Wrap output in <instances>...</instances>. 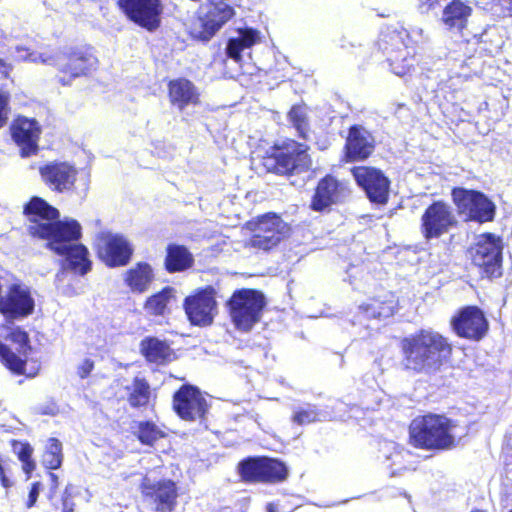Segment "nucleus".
<instances>
[{
	"mask_svg": "<svg viewBox=\"0 0 512 512\" xmlns=\"http://www.w3.org/2000/svg\"><path fill=\"white\" fill-rule=\"evenodd\" d=\"M29 217V233L48 240V247L65 257L64 269H71L81 275L91 268L87 248L78 243L81 225L74 219L58 220L59 211L41 198L34 197L26 205Z\"/></svg>",
	"mask_w": 512,
	"mask_h": 512,
	"instance_id": "f257e3e1",
	"label": "nucleus"
},
{
	"mask_svg": "<svg viewBox=\"0 0 512 512\" xmlns=\"http://www.w3.org/2000/svg\"><path fill=\"white\" fill-rule=\"evenodd\" d=\"M401 349L405 368L418 373L439 369L452 352L446 338L438 332L425 329L403 338Z\"/></svg>",
	"mask_w": 512,
	"mask_h": 512,
	"instance_id": "f03ea898",
	"label": "nucleus"
},
{
	"mask_svg": "<svg viewBox=\"0 0 512 512\" xmlns=\"http://www.w3.org/2000/svg\"><path fill=\"white\" fill-rule=\"evenodd\" d=\"M15 58L22 61L54 66L63 74L59 77L62 85H69L75 78L86 76L96 70L98 59L92 48L76 47L61 52H29L24 47H16Z\"/></svg>",
	"mask_w": 512,
	"mask_h": 512,
	"instance_id": "7ed1b4c3",
	"label": "nucleus"
},
{
	"mask_svg": "<svg viewBox=\"0 0 512 512\" xmlns=\"http://www.w3.org/2000/svg\"><path fill=\"white\" fill-rule=\"evenodd\" d=\"M467 427L436 414L415 418L410 424L411 442L420 448L446 450L467 435Z\"/></svg>",
	"mask_w": 512,
	"mask_h": 512,
	"instance_id": "20e7f679",
	"label": "nucleus"
},
{
	"mask_svg": "<svg viewBox=\"0 0 512 512\" xmlns=\"http://www.w3.org/2000/svg\"><path fill=\"white\" fill-rule=\"evenodd\" d=\"M228 304L237 329L249 331L259 322L265 299L263 294L256 290L242 289L233 293Z\"/></svg>",
	"mask_w": 512,
	"mask_h": 512,
	"instance_id": "39448f33",
	"label": "nucleus"
},
{
	"mask_svg": "<svg viewBox=\"0 0 512 512\" xmlns=\"http://www.w3.org/2000/svg\"><path fill=\"white\" fill-rule=\"evenodd\" d=\"M503 244L500 237L485 233L476 237L470 248L473 263L482 268L488 277L501 275Z\"/></svg>",
	"mask_w": 512,
	"mask_h": 512,
	"instance_id": "423d86ee",
	"label": "nucleus"
},
{
	"mask_svg": "<svg viewBox=\"0 0 512 512\" xmlns=\"http://www.w3.org/2000/svg\"><path fill=\"white\" fill-rule=\"evenodd\" d=\"M452 198L458 212L467 219L481 223L493 220L495 205L483 193L464 188H454Z\"/></svg>",
	"mask_w": 512,
	"mask_h": 512,
	"instance_id": "0eeeda50",
	"label": "nucleus"
},
{
	"mask_svg": "<svg viewBox=\"0 0 512 512\" xmlns=\"http://www.w3.org/2000/svg\"><path fill=\"white\" fill-rule=\"evenodd\" d=\"M456 223L451 206L436 201L426 208L421 217V233L426 240L437 239L448 233Z\"/></svg>",
	"mask_w": 512,
	"mask_h": 512,
	"instance_id": "6e6552de",
	"label": "nucleus"
},
{
	"mask_svg": "<svg viewBox=\"0 0 512 512\" xmlns=\"http://www.w3.org/2000/svg\"><path fill=\"white\" fill-rule=\"evenodd\" d=\"M251 225H253V235L249 245L263 250L276 246L289 230L288 225L276 214L263 215Z\"/></svg>",
	"mask_w": 512,
	"mask_h": 512,
	"instance_id": "1a4fd4ad",
	"label": "nucleus"
},
{
	"mask_svg": "<svg viewBox=\"0 0 512 512\" xmlns=\"http://www.w3.org/2000/svg\"><path fill=\"white\" fill-rule=\"evenodd\" d=\"M97 250L100 259L111 267L126 265L133 254L130 241L112 232H101L97 236Z\"/></svg>",
	"mask_w": 512,
	"mask_h": 512,
	"instance_id": "9d476101",
	"label": "nucleus"
},
{
	"mask_svg": "<svg viewBox=\"0 0 512 512\" xmlns=\"http://www.w3.org/2000/svg\"><path fill=\"white\" fill-rule=\"evenodd\" d=\"M173 409L181 419L196 421L204 419L209 406L196 386L185 384L174 393Z\"/></svg>",
	"mask_w": 512,
	"mask_h": 512,
	"instance_id": "9b49d317",
	"label": "nucleus"
},
{
	"mask_svg": "<svg viewBox=\"0 0 512 512\" xmlns=\"http://www.w3.org/2000/svg\"><path fill=\"white\" fill-rule=\"evenodd\" d=\"M144 501L156 512H171L178 497L176 484L171 480L154 482L146 476L141 484Z\"/></svg>",
	"mask_w": 512,
	"mask_h": 512,
	"instance_id": "f8f14e48",
	"label": "nucleus"
},
{
	"mask_svg": "<svg viewBox=\"0 0 512 512\" xmlns=\"http://www.w3.org/2000/svg\"><path fill=\"white\" fill-rule=\"evenodd\" d=\"M308 147L302 143L289 141L282 150L269 161H273V170L277 174L299 173L309 169L311 165Z\"/></svg>",
	"mask_w": 512,
	"mask_h": 512,
	"instance_id": "ddd939ff",
	"label": "nucleus"
},
{
	"mask_svg": "<svg viewBox=\"0 0 512 512\" xmlns=\"http://www.w3.org/2000/svg\"><path fill=\"white\" fill-rule=\"evenodd\" d=\"M352 174L357 184L365 191L372 203L378 205L387 203L390 182L380 170L359 166L352 169Z\"/></svg>",
	"mask_w": 512,
	"mask_h": 512,
	"instance_id": "4468645a",
	"label": "nucleus"
},
{
	"mask_svg": "<svg viewBox=\"0 0 512 512\" xmlns=\"http://www.w3.org/2000/svg\"><path fill=\"white\" fill-rule=\"evenodd\" d=\"M203 9L205 12L200 18L201 30H194L193 35L202 41H208L234 16L235 11L223 0H211L204 5Z\"/></svg>",
	"mask_w": 512,
	"mask_h": 512,
	"instance_id": "2eb2a0df",
	"label": "nucleus"
},
{
	"mask_svg": "<svg viewBox=\"0 0 512 512\" xmlns=\"http://www.w3.org/2000/svg\"><path fill=\"white\" fill-rule=\"evenodd\" d=\"M349 195L350 189L346 182L327 175L318 182L310 207L314 211L323 212L345 201Z\"/></svg>",
	"mask_w": 512,
	"mask_h": 512,
	"instance_id": "dca6fc26",
	"label": "nucleus"
},
{
	"mask_svg": "<svg viewBox=\"0 0 512 512\" xmlns=\"http://www.w3.org/2000/svg\"><path fill=\"white\" fill-rule=\"evenodd\" d=\"M453 330L462 338L479 341L488 331V321L476 306H467L459 311L451 321Z\"/></svg>",
	"mask_w": 512,
	"mask_h": 512,
	"instance_id": "f3484780",
	"label": "nucleus"
},
{
	"mask_svg": "<svg viewBox=\"0 0 512 512\" xmlns=\"http://www.w3.org/2000/svg\"><path fill=\"white\" fill-rule=\"evenodd\" d=\"M34 307L30 288L23 284H12L6 295L0 298V312L8 318L27 317L33 313Z\"/></svg>",
	"mask_w": 512,
	"mask_h": 512,
	"instance_id": "a211bd4d",
	"label": "nucleus"
},
{
	"mask_svg": "<svg viewBox=\"0 0 512 512\" xmlns=\"http://www.w3.org/2000/svg\"><path fill=\"white\" fill-rule=\"evenodd\" d=\"M119 5L130 20L147 30H155L160 25V0H119Z\"/></svg>",
	"mask_w": 512,
	"mask_h": 512,
	"instance_id": "6ab92c4d",
	"label": "nucleus"
},
{
	"mask_svg": "<svg viewBox=\"0 0 512 512\" xmlns=\"http://www.w3.org/2000/svg\"><path fill=\"white\" fill-rule=\"evenodd\" d=\"M184 309L193 325H210L214 318L216 301L210 290H202L184 301Z\"/></svg>",
	"mask_w": 512,
	"mask_h": 512,
	"instance_id": "aec40b11",
	"label": "nucleus"
},
{
	"mask_svg": "<svg viewBox=\"0 0 512 512\" xmlns=\"http://www.w3.org/2000/svg\"><path fill=\"white\" fill-rule=\"evenodd\" d=\"M12 138L20 147L22 157H29L38 151L40 127L33 119L17 118L11 127Z\"/></svg>",
	"mask_w": 512,
	"mask_h": 512,
	"instance_id": "412c9836",
	"label": "nucleus"
},
{
	"mask_svg": "<svg viewBox=\"0 0 512 512\" xmlns=\"http://www.w3.org/2000/svg\"><path fill=\"white\" fill-rule=\"evenodd\" d=\"M76 169L67 163H51L40 169L43 180L54 190L68 191L74 186Z\"/></svg>",
	"mask_w": 512,
	"mask_h": 512,
	"instance_id": "4be33fe9",
	"label": "nucleus"
},
{
	"mask_svg": "<svg viewBox=\"0 0 512 512\" xmlns=\"http://www.w3.org/2000/svg\"><path fill=\"white\" fill-rule=\"evenodd\" d=\"M373 138L364 128L352 126L346 141L347 157L352 160H363L373 151Z\"/></svg>",
	"mask_w": 512,
	"mask_h": 512,
	"instance_id": "5701e85b",
	"label": "nucleus"
},
{
	"mask_svg": "<svg viewBox=\"0 0 512 512\" xmlns=\"http://www.w3.org/2000/svg\"><path fill=\"white\" fill-rule=\"evenodd\" d=\"M169 97L172 105L183 110L199 101V93L194 84L187 79H177L169 83Z\"/></svg>",
	"mask_w": 512,
	"mask_h": 512,
	"instance_id": "b1692460",
	"label": "nucleus"
},
{
	"mask_svg": "<svg viewBox=\"0 0 512 512\" xmlns=\"http://www.w3.org/2000/svg\"><path fill=\"white\" fill-rule=\"evenodd\" d=\"M472 8L461 0H452L443 10L442 22L450 30L461 31L467 25Z\"/></svg>",
	"mask_w": 512,
	"mask_h": 512,
	"instance_id": "393cba45",
	"label": "nucleus"
},
{
	"mask_svg": "<svg viewBox=\"0 0 512 512\" xmlns=\"http://www.w3.org/2000/svg\"><path fill=\"white\" fill-rule=\"evenodd\" d=\"M259 40V31L252 28L240 29L236 37L229 39L226 47L227 55L235 61H240L241 53L246 49H250Z\"/></svg>",
	"mask_w": 512,
	"mask_h": 512,
	"instance_id": "a878e982",
	"label": "nucleus"
},
{
	"mask_svg": "<svg viewBox=\"0 0 512 512\" xmlns=\"http://www.w3.org/2000/svg\"><path fill=\"white\" fill-rule=\"evenodd\" d=\"M154 279L152 267L147 263H138L126 272L125 282L133 292H145Z\"/></svg>",
	"mask_w": 512,
	"mask_h": 512,
	"instance_id": "bb28decb",
	"label": "nucleus"
},
{
	"mask_svg": "<svg viewBox=\"0 0 512 512\" xmlns=\"http://www.w3.org/2000/svg\"><path fill=\"white\" fill-rule=\"evenodd\" d=\"M194 263L193 255L182 245L170 244L167 247L165 267L168 272H179L190 268Z\"/></svg>",
	"mask_w": 512,
	"mask_h": 512,
	"instance_id": "cd10ccee",
	"label": "nucleus"
},
{
	"mask_svg": "<svg viewBox=\"0 0 512 512\" xmlns=\"http://www.w3.org/2000/svg\"><path fill=\"white\" fill-rule=\"evenodd\" d=\"M141 352L149 362L163 364L172 358L169 345L157 338H145L141 341Z\"/></svg>",
	"mask_w": 512,
	"mask_h": 512,
	"instance_id": "c85d7f7f",
	"label": "nucleus"
},
{
	"mask_svg": "<svg viewBox=\"0 0 512 512\" xmlns=\"http://www.w3.org/2000/svg\"><path fill=\"white\" fill-rule=\"evenodd\" d=\"M396 308V302L391 296L390 299L380 301L378 299H372L370 302L359 306L360 311L367 318L374 319H385L391 317Z\"/></svg>",
	"mask_w": 512,
	"mask_h": 512,
	"instance_id": "c756f323",
	"label": "nucleus"
},
{
	"mask_svg": "<svg viewBox=\"0 0 512 512\" xmlns=\"http://www.w3.org/2000/svg\"><path fill=\"white\" fill-rule=\"evenodd\" d=\"M127 401L130 406L137 408L146 406L151 397V388L144 378L135 377L132 384L126 387Z\"/></svg>",
	"mask_w": 512,
	"mask_h": 512,
	"instance_id": "7c9ffc66",
	"label": "nucleus"
},
{
	"mask_svg": "<svg viewBox=\"0 0 512 512\" xmlns=\"http://www.w3.org/2000/svg\"><path fill=\"white\" fill-rule=\"evenodd\" d=\"M392 72L397 76H404L414 67L415 59L406 47L397 51L388 52L387 58Z\"/></svg>",
	"mask_w": 512,
	"mask_h": 512,
	"instance_id": "2f4dec72",
	"label": "nucleus"
},
{
	"mask_svg": "<svg viewBox=\"0 0 512 512\" xmlns=\"http://www.w3.org/2000/svg\"><path fill=\"white\" fill-rule=\"evenodd\" d=\"M175 296V290L172 287H166L157 294L149 297L145 303V310L153 315H164L168 304Z\"/></svg>",
	"mask_w": 512,
	"mask_h": 512,
	"instance_id": "473e14b6",
	"label": "nucleus"
},
{
	"mask_svg": "<svg viewBox=\"0 0 512 512\" xmlns=\"http://www.w3.org/2000/svg\"><path fill=\"white\" fill-rule=\"evenodd\" d=\"M330 419L327 413L317 410L315 405L304 404L293 408L292 421L298 425H306L316 421Z\"/></svg>",
	"mask_w": 512,
	"mask_h": 512,
	"instance_id": "72a5a7b5",
	"label": "nucleus"
},
{
	"mask_svg": "<svg viewBox=\"0 0 512 512\" xmlns=\"http://www.w3.org/2000/svg\"><path fill=\"white\" fill-rule=\"evenodd\" d=\"M63 461L62 444L56 438H49L43 454V465L51 470L60 468Z\"/></svg>",
	"mask_w": 512,
	"mask_h": 512,
	"instance_id": "f704fd0d",
	"label": "nucleus"
},
{
	"mask_svg": "<svg viewBox=\"0 0 512 512\" xmlns=\"http://www.w3.org/2000/svg\"><path fill=\"white\" fill-rule=\"evenodd\" d=\"M287 469L285 465L275 459L263 458L262 481L272 482L285 479Z\"/></svg>",
	"mask_w": 512,
	"mask_h": 512,
	"instance_id": "c9c22d12",
	"label": "nucleus"
},
{
	"mask_svg": "<svg viewBox=\"0 0 512 512\" xmlns=\"http://www.w3.org/2000/svg\"><path fill=\"white\" fill-rule=\"evenodd\" d=\"M0 361L12 372L24 373L25 362L0 341Z\"/></svg>",
	"mask_w": 512,
	"mask_h": 512,
	"instance_id": "e433bc0d",
	"label": "nucleus"
},
{
	"mask_svg": "<svg viewBox=\"0 0 512 512\" xmlns=\"http://www.w3.org/2000/svg\"><path fill=\"white\" fill-rule=\"evenodd\" d=\"M289 122L297 130L301 137H306L308 131L306 108L303 106H293L288 113Z\"/></svg>",
	"mask_w": 512,
	"mask_h": 512,
	"instance_id": "4c0bfd02",
	"label": "nucleus"
},
{
	"mask_svg": "<svg viewBox=\"0 0 512 512\" xmlns=\"http://www.w3.org/2000/svg\"><path fill=\"white\" fill-rule=\"evenodd\" d=\"M263 458L248 459L240 464V473L245 480L262 481Z\"/></svg>",
	"mask_w": 512,
	"mask_h": 512,
	"instance_id": "58836bf2",
	"label": "nucleus"
},
{
	"mask_svg": "<svg viewBox=\"0 0 512 512\" xmlns=\"http://www.w3.org/2000/svg\"><path fill=\"white\" fill-rule=\"evenodd\" d=\"M164 436V433L152 422H141L138 427V439L141 443L152 445Z\"/></svg>",
	"mask_w": 512,
	"mask_h": 512,
	"instance_id": "ea45409f",
	"label": "nucleus"
},
{
	"mask_svg": "<svg viewBox=\"0 0 512 512\" xmlns=\"http://www.w3.org/2000/svg\"><path fill=\"white\" fill-rule=\"evenodd\" d=\"M9 339L19 345L18 352L20 354L26 355L27 351L30 350L29 337L25 331L19 328L14 329L10 332Z\"/></svg>",
	"mask_w": 512,
	"mask_h": 512,
	"instance_id": "a19ab883",
	"label": "nucleus"
},
{
	"mask_svg": "<svg viewBox=\"0 0 512 512\" xmlns=\"http://www.w3.org/2000/svg\"><path fill=\"white\" fill-rule=\"evenodd\" d=\"M13 450L21 462L31 459L33 448L28 443L14 442Z\"/></svg>",
	"mask_w": 512,
	"mask_h": 512,
	"instance_id": "79ce46f5",
	"label": "nucleus"
},
{
	"mask_svg": "<svg viewBox=\"0 0 512 512\" xmlns=\"http://www.w3.org/2000/svg\"><path fill=\"white\" fill-rule=\"evenodd\" d=\"M8 100L9 95L0 92V128L3 127L8 119Z\"/></svg>",
	"mask_w": 512,
	"mask_h": 512,
	"instance_id": "37998d69",
	"label": "nucleus"
},
{
	"mask_svg": "<svg viewBox=\"0 0 512 512\" xmlns=\"http://www.w3.org/2000/svg\"><path fill=\"white\" fill-rule=\"evenodd\" d=\"M94 369V362L91 359H84L82 363L77 368V374L80 378L84 379L89 376V374Z\"/></svg>",
	"mask_w": 512,
	"mask_h": 512,
	"instance_id": "c03bdc74",
	"label": "nucleus"
},
{
	"mask_svg": "<svg viewBox=\"0 0 512 512\" xmlns=\"http://www.w3.org/2000/svg\"><path fill=\"white\" fill-rule=\"evenodd\" d=\"M41 484L40 482H35L32 484V487L29 492L28 501H27V507L31 508L34 506V504L37 501V498L40 493Z\"/></svg>",
	"mask_w": 512,
	"mask_h": 512,
	"instance_id": "a18cd8bd",
	"label": "nucleus"
},
{
	"mask_svg": "<svg viewBox=\"0 0 512 512\" xmlns=\"http://www.w3.org/2000/svg\"><path fill=\"white\" fill-rule=\"evenodd\" d=\"M438 0H418V9L421 13H427L429 10L436 7Z\"/></svg>",
	"mask_w": 512,
	"mask_h": 512,
	"instance_id": "49530a36",
	"label": "nucleus"
},
{
	"mask_svg": "<svg viewBox=\"0 0 512 512\" xmlns=\"http://www.w3.org/2000/svg\"><path fill=\"white\" fill-rule=\"evenodd\" d=\"M8 472L9 467H6L2 471H0V482L5 489H8L13 486V482L8 477Z\"/></svg>",
	"mask_w": 512,
	"mask_h": 512,
	"instance_id": "de8ad7c7",
	"label": "nucleus"
},
{
	"mask_svg": "<svg viewBox=\"0 0 512 512\" xmlns=\"http://www.w3.org/2000/svg\"><path fill=\"white\" fill-rule=\"evenodd\" d=\"M23 471L29 476L32 471L35 469V462L32 459L26 460L22 462Z\"/></svg>",
	"mask_w": 512,
	"mask_h": 512,
	"instance_id": "09e8293b",
	"label": "nucleus"
},
{
	"mask_svg": "<svg viewBox=\"0 0 512 512\" xmlns=\"http://www.w3.org/2000/svg\"><path fill=\"white\" fill-rule=\"evenodd\" d=\"M499 4L509 16H512V0H499Z\"/></svg>",
	"mask_w": 512,
	"mask_h": 512,
	"instance_id": "8fccbe9b",
	"label": "nucleus"
},
{
	"mask_svg": "<svg viewBox=\"0 0 512 512\" xmlns=\"http://www.w3.org/2000/svg\"><path fill=\"white\" fill-rule=\"evenodd\" d=\"M8 73L9 66L2 59H0V79L6 78L8 76Z\"/></svg>",
	"mask_w": 512,
	"mask_h": 512,
	"instance_id": "3c124183",
	"label": "nucleus"
},
{
	"mask_svg": "<svg viewBox=\"0 0 512 512\" xmlns=\"http://www.w3.org/2000/svg\"><path fill=\"white\" fill-rule=\"evenodd\" d=\"M410 33L412 35L419 36L421 38L424 36V30L418 26L412 27L410 30Z\"/></svg>",
	"mask_w": 512,
	"mask_h": 512,
	"instance_id": "603ef678",
	"label": "nucleus"
},
{
	"mask_svg": "<svg viewBox=\"0 0 512 512\" xmlns=\"http://www.w3.org/2000/svg\"><path fill=\"white\" fill-rule=\"evenodd\" d=\"M267 512H278V506L274 503H269L267 505Z\"/></svg>",
	"mask_w": 512,
	"mask_h": 512,
	"instance_id": "864d4df0",
	"label": "nucleus"
},
{
	"mask_svg": "<svg viewBox=\"0 0 512 512\" xmlns=\"http://www.w3.org/2000/svg\"><path fill=\"white\" fill-rule=\"evenodd\" d=\"M8 467V461L0 455V471Z\"/></svg>",
	"mask_w": 512,
	"mask_h": 512,
	"instance_id": "5fc2aeb1",
	"label": "nucleus"
},
{
	"mask_svg": "<svg viewBox=\"0 0 512 512\" xmlns=\"http://www.w3.org/2000/svg\"><path fill=\"white\" fill-rule=\"evenodd\" d=\"M63 510L64 512H72V508L68 506L67 496L63 499Z\"/></svg>",
	"mask_w": 512,
	"mask_h": 512,
	"instance_id": "6e6d98bb",
	"label": "nucleus"
},
{
	"mask_svg": "<svg viewBox=\"0 0 512 512\" xmlns=\"http://www.w3.org/2000/svg\"><path fill=\"white\" fill-rule=\"evenodd\" d=\"M49 475H50V478L52 480V483H53L54 487L56 488L57 485H58V477H57V475H55L54 473H50Z\"/></svg>",
	"mask_w": 512,
	"mask_h": 512,
	"instance_id": "4d7b16f0",
	"label": "nucleus"
},
{
	"mask_svg": "<svg viewBox=\"0 0 512 512\" xmlns=\"http://www.w3.org/2000/svg\"><path fill=\"white\" fill-rule=\"evenodd\" d=\"M6 36L3 31L0 30V45L4 44Z\"/></svg>",
	"mask_w": 512,
	"mask_h": 512,
	"instance_id": "13d9d810",
	"label": "nucleus"
},
{
	"mask_svg": "<svg viewBox=\"0 0 512 512\" xmlns=\"http://www.w3.org/2000/svg\"><path fill=\"white\" fill-rule=\"evenodd\" d=\"M65 274V271H62L61 273H58L57 274V279H60L61 276H63Z\"/></svg>",
	"mask_w": 512,
	"mask_h": 512,
	"instance_id": "bf43d9fd",
	"label": "nucleus"
},
{
	"mask_svg": "<svg viewBox=\"0 0 512 512\" xmlns=\"http://www.w3.org/2000/svg\"><path fill=\"white\" fill-rule=\"evenodd\" d=\"M67 494H68V487H66V489H65V495H67Z\"/></svg>",
	"mask_w": 512,
	"mask_h": 512,
	"instance_id": "052dcab7",
	"label": "nucleus"
},
{
	"mask_svg": "<svg viewBox=\"0 0 512 512\" xmlns=\"http://www.w3.org/2000/svg\"><path fill=\"white\" fill-rule=\"evenodd\" d=\"M510 512H512V510Z\"/></svg>",
	"mask_w": 512,
	"mask_h": 512,
	"instance_id": "680f3d73",
	"label": "nucleus"
}]
</instances>
